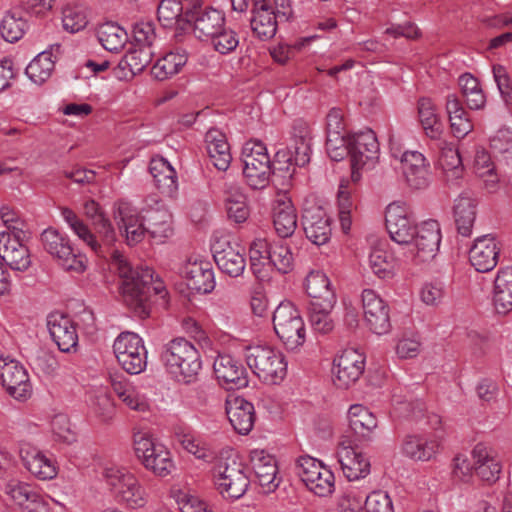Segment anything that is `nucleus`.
Here are the masks:
<instances>
[{
	"mask_svg": "<svg viewBox=\"0 0 512 512\" xmlns=\"http://www.w3.org/2000/svg\"><path fill=\"white\" fill-rule=\"evenodd\" d=\"M213 369L219 383L227 390L240 389L248 384L245 367L231 355H218Z\"/></svg>",
	"mask_w": 512,
	"mask_h": 512,
	"instance_id": "20",
	"label": "nucleus"
},
{
	"mask_svg": "<svg viewBox=\"0 0 512 512\" xmlns=\"http://www.w3.org/2000/svg\"><path fill=\"white\" fill-rule=\"evenodd\" d=\"M92 406L95 415L103 423H110L116 414L114 401L106 391H99L95 395Z\"/></svg>",
	"mask_w": 512,
	"mask_h": 512,
	"instance_id": "55",
	"label": "nucleus"
},
{
	"mask_svg": "<svg viewBox=\"0 0 512 512\" xmlns=\"http://www.w3.org/2000/svg\"><path fill=\"white\" fill-rule=\"evenodd\" d=\"M379 143L375 133L371 129L351 135L350 160L352 166V178L357 179L356 170L366 165L373 166L378 159Z\"/></svg>",
	"mask_w": 512,
	"mask_h": 512,
	"instance_id": "12",
	"label": "nucleus"
},
{
	"mask_svg": "<svg viewBox=\"0 0 512 512\" xmlns=\"http://www.w3.org/2000/svg\"><path fill=\"white\" fill-rule=\"evenodd\" d=\"M305 288L311 298L310 303H324V306L329 307L331 303H336V295L331 288L330 280L322 271L310 272L305 280Z\"/></svg>",
	"mask_w": 512,
	"mask_h": 512,
	"instance_id": "33",
	"label": "nucleus"
},
{
	"mask_svg": "<svg viewBox=\"0 0 512 512\" xmlns=\"http://www.w3.org/2000/svg\"><path fill=\"white\" fill-rule=\"evenodd\" d=\"M152 200L157 205L155 209L146 207L142 209L144 227L152 239L162 243L173 234L172 215L164 204L155 199Z\"/></svg>",
	"mask_w": 512,
	"mask_h": 512,
	"instance_id": "21",
	"label": "nucleus"
},
{
	"mask_svg": "<svg viewBox=\"0 0 512 512\" xmlns=\"http://www.w3.org/2000/svg\"><path fill=\"white\" fill-rule=\"evenodd\" d=\"M349 427L358 440H370L378 422L375 415L360 404L352 405L348 411Z\"/></svg>",
	"mask_w": 512,
	"mask_h": 512,
	"instance_id": "34",
	"label": "nucleus"
},
{
	"mask_svg": "<svg viewBox=\"0 0 512 512\" xmlns=\"http://www.w3.org/2000/svg\"><path fill=\"white\" fill-rule=\"evenodd\" d=\"M186 285L197 293H210L215 288V277L211 263L208 261H188L182 270Z\"/></svg>",
	"mask_w": 512,
	"mask_h": 512,
	"instance_id": "24",
	"label": "nucleus"
},
{
	"mask_svg": "<svg viewBox=\"0 0 512 512\" xmlns=\"http://www.w3.org/2000/svg\"><path fill=\"white\" fill-rule=\"evenodd\" d=\"M476 207V200L468 192H463L455 200L454 220L458 233L464 237H469L472 234L476 219Z\"/></svg>",
	"mask_w": 512,
	"mask_h": 512,
	"instance_id": "32",
	"label": "nucleus"
},
{
	"mask_svg": "<svg viewBox=\"0 0 512 512\" xmlns=\"http://www.w3.org/2000/svg\"><path fill=\"white\" fill-rule=\"evenodd\" d=\"M439 164L445 174L447 184L458 186L464 170L458 149L448 145L442 147Z\"/></svg>",
	"mask_w": 512,
	"mask_h": 512,
	"instance_id": "40",
	"label": "nucleus"
},
{
	"mask_svg": "<svg viewBox=\"0 0 512 512\" xmlns=\"http://www.w3.org/2000/svg\"><path fill=\"white\" fill-rule=\"evenodd\" d=\"M402 174L413 189H423L429 185V163L418 151H405L400 157Z\"/></svg>",
	"mask_w": 512,
	"mask_h": 512,
	"instance_id": "22",
	"label": "nucleus"
},
{
	"mask_svg": "<svg viewBox=\"0 0 512 512\" xmlns=\"http://www.w3.org/2000/svg\"><path fill=\"white\" fill-rule=\"evenodd\" d=\"M490 148L495 156L509 159L512 157V132L509 129H500L490 139Z\"/></svg>",
	"mask_w": 512,
	"mask_h": 512,
	"instance_id": "60",
	"label": "nucleus"
},
{
	"mask_svg": "<svg viewBox=\"0 0 512 512\" xmlns=\"http://www.w3.org/2000/svg\"><path fill=\"white\" fill-rule=\"evenodd\" d=\"M154 55L153 49L136 47L132 48L125 54L120 62L123 68H128L134 75L141 73L152 61Z\"/></svg>",
	"mask_w": 512,
	"mask_h": 512,
	"instance_id": "49",
	"label": "nucleus"
},
{
	"mask_svg": "<svg viewBox=\"0 0 512 512\" xmlns=\"http://www.w3.org/2000/svg\"><path fill=\"white\" fill-rule=\"evenodd\" d=\"M213 258L218 268L230 277H239L246 267L244 249L236 242H231L230 236L215 235L211 244Z\"/></svg>",
	"mask_w": 512,
	"mask_h": 512,
	"instance_id": "9",
	"label": "nucleus"
},
{
	"mask_svg": "<svg viewBox=\"0 0 512 512\" xmlns=\"http://www.w3.org/2000/svg\"><path fill=\"white\" fill-rule=\"evenodd\" d=\"M214 477L219 480H243L248 478L244 473V465L239 461L231 449L223 450L213 468Z\"/></svg>",
	"mask_w": 512,
	"mask_h": 512,
	"instance_id": "37",
	"label": "nucleus"
},
{
	"mask_svg": "<svg viewBox=\"0 0 512 512\" xmlns=\"http://www.w3.org/2000/svg\"><path fill=\"white\" fill-rule=\"evenodd\" d=\"M19 453L24 466L38 480H53L56 477L57 469L55 463L37 448L29 444H22Z\"/></svg>",
	"mask_w": 512,
	"mask_h": 512,
	"instance_id": "27",
	"label": "nucleus"
},
{
	"mask_svg": "<svg viewBox=\"0 0 512 512\" xmlns=\"http://www.w3.org/2000/svg\"><path fill=\"white\" fill-rule=\"evenodd\" d=\"M188 55L184 49H176L167 53L152 67V75L159 81L167 80L178 74L187 63Z\"/></svg>",
	"mask_w": 512,
	"mask_h": 512,
	"instance_id": "39",
	"label": "nucleus"
},
{
	"mask_svg": "<svg viewBox=\"0 0 512 512\" xmlns=\"http://www.w3.org/2000/svg\"><path fill=\"white\" fill-rule=\"evenodd\" d=\"M97 38L102 47L117 53L121 51L128 41V34L124 28L114 22L101 24L97 29Z\"/></svg>",
	"mask_w": 512,
	"mask_h": 512,
	"instance_id": "42",
	"label": "nucleus"
},
{
	"mask_svg": "<svg viewBox=\"0 0 512 512\" xmlns=\"http://www.w3.org/2000/svg\"><path fill=\"white\" fill-rule=\"evenodd\" d=\"M61 54V45L55 44L49 50L39 53L25 69L27 77L35 84L42 85L52 75L55 63Z\"/></svg>",
	"mask_w": 512,
	"mask_h": 512,
	"instance_id": "28",
	"label": "nucleus"
},
{
	"mask_svg": "<svg viewBox=\"0 0 512 512\" xmlns=\"http://www.w3.org/2000/svg\"><path fill=\"white\" fill-rule=\"evenodd\" d=\"M501 246L493 234L477 237L469 251V261L476 271L485 273L498 263Z\"/></svg>",
	"mask_w": 512,
	"mask_h": 512,
	"instance_id": "18",
	"label": "nucleus"
},
{
	"mask_svg": "<svg viewBox=\"0 0 512 512\" xmlns=\"http://www.w3.org/2000/svg\"><path fill=\"white\" fill-rule=\"evenodd\" d=\"M369 265L375 275L387 279L393 276L396 259L389 251L375 247L369 255Z\"/></svg>",
	"mask_w": 512,
	"mask_h": 512,
	"instance_id": "47",
	"label": "nucleus"
},
{
	"mask_svg": "<svg viewBox=\"0 0 512 512\" xmlns=\"http://www.w3.org/2000/svg\"><path fill=\"white\" fill-rule=\"evenodd\" d=\"M350 138L346 134L326 139V151L333 161H341L350 154Z\"/></svg>",
	"mask_w": 512,
	"mask_h": 512,
	"instance_id": "61",
	"label": "nucleus"
},
{
	"mask_svg": "<svg viewBox=\"0 0 512 512\" xmlns=\"http://www.w3.org/2000/svg\"><path fill=\"white\" fill-rule=\"evenodd\" d=\"M22 235L0 232V258L13 271L25 272L31 264V254L21 240Z\"/></svg>",
	"mask_w": 512,
	"mask_h": 512,
	"instance_id": "16",
	"label": "nucleus"
},
{
	"mask_svg": "<svg viewBox=\"0 0 512 512\" xmlns=\"http://www.w3.org/2000/svg\"><path fill=\"white\" fill-rule=\"evenodd\" d=\"M246 362L263 383L280 384L286 377L287 362L284 355L273 347L264 345L248 347Z\"/></svg>",
	"mask_w": 512,
	"mask_h": 512,
	"instance_id": "3",
	"label": "nucleus"
},
{
	"mask_svg": "<svg viewBox=\"0 0 512 512\" xmlns=\"http://www.w3.org/2000/svg\"><path fill=\"white\" fill-rule=\"evenodd\" d=\"M366 512H394L392 500L387 492L376 490L365 500Z\"/></svg>",
	"mask_w": 512,
	"mask_h": 512,
	"instance_id": "64",
	"label": "nucleus"
},
{
	"mask_svg": "<svg viewBox=\"0 0 512 512\" xmlns=\"http://www.w3.org/2000/svg\"><path fill=\"white\" fill-rule=\"evenodd\" d=\"M111 266L122 279L121 294L125 305L139 318L148 317L152 294L166 293L163 283L154 279L151 268H133L118 250L111 253Z\"/></svg>",
	"mask_w": 512,
	"mask_h": 512,
	"instance_id": "1",
	"label": "nucleus"
},
{
	"mask_svg": "<svg viewBox=\"0 0 512 512\" xmlns=\"http://www.w3.org/2000/svg\"><path fill=\"white\" fill-rule=\"evenodd\" d=\"M338 452L339 463L347 480H360L370 472V463L353 448L351 440H343Z\"/></svg>",
	"mask_w": 512,
	"mask_h": 512,
	"instance_id": "26",
	"label": "nucleus"
},
{
	"mask_svg": "<svg viewBox=\"0 0 512 512\" xmlns=\"http://www.w3.org/2000/svg\"><path fill=\"white\" fill-rule=\"evenodd\" d=\"M134 449L144 466L156 476L166 477L174 469L170 452L163 445L155 443L148 432L134 433Z\"/></svg>",
	"mask_w": 512,
	"mask_h": 512,
	"instance_id": "7",
	"label": "nucleus"
},
{
	"mask_svg": "<svg viewBox=\"0 0 512 512\" xmlns=\"http://www.w3.org/2000/svg\"><path fill=\"white\" fill-rule=\"evenodd\" d=\"M333 365L334 383L339 388L346 389L355 383L364 372L365 357L358 350L348 348L334 359Z\"/></svg>",
	"mask_w": 512,
	"mask_h": 512,
	"instance_id": "15",
	"label": "nucleus"
},
{
	"mask_svg": "<svg viewBox=\"0 0 512 512\" xmlns=\"http://www.w3.org/2000/svg\"><path fill=\"white\" fill-rule=\"evenodd\" d=\"M87 10L83 5L66 6V31L77 33L88 25Z\"/></svg>",
	"mask_w": 512,
	"mask_h": 512,
	"instance_id": "57",
	"label": "nucleus"
},
{
	"mask_svg": "<svg viewBox=\"0 0 512 512\" xmlns=\"http://www.w3.org/2000/svg\"><path fill=\"white\" fill-rule=\"evenodd\" d=\"M113 351L119 365L131 375L140 374L147 366V350L141 337L122 332L114 341Z\"/></svg>",
	"mask_w": 512,
	"mask_h": 512,
	"instance_id": "8",
	"label": "nucleus"
},
{
	"mask_svg": "<svg viewBox=\"0 0 512 512\" xmlns=\"http://www.w3.org/2000/svg\"><path fill=\"white\" fill-rule=\"evenodd\" d=\"M243 175L253 189H262L269 184L272 162L266 146L261 141H250L243 148Z\"/></svg>",
	"mask_w": 512,
	"mask_h": 512,
	"instance_id": "6",
	"label": "nucleus"
},
{
	"mask_svg": "<svg viewBox=\"0 0 512 512\" xmlns=\"http://www.w3.org/2000/svg\"><path fill=\"white\" fill-rule=\"evenodd\" d=\"M133 44L136 47L150 48L156 40L155 26L152 22H138L133 28Z\"/></svg>",
	"mask_w": 512,
	"mask_h": 512,
	"instance_id": "62",
	"label": "nucleus"
},
{
	"mask_svg": "<svg viewBox=\"0 0 512 512\" xmlns=\"http://www.w3.org/2000/svg\"><path fill=\"white\" fill-rule=\"evenodd\" d=\"M66 223L71 230L87 244L94 252L98 253L100 245L88 226L72 210L66 208Z\"/></svg>",
	"mask_w": 512,
	"mask_h": 512,
	"instance_id": "52",
	"label": "nucleus"
},
{
	"mask_svg": "<svg viewBox=\"0 0 512 512\" xmlns=\"http://www.w3.org/2000/svg\"><path fill=\"white\" fill-rule=\"evenodd\" d=\"M28 29L27 21L14 12H7L0 23V34L7 42L19 41Z\"/></svg>",
	"mask_w": 512,
	"mask_h": 512,
	"instance_id": "48",
	"label": "nucleus"
},
{
	"mask_svg": "<svg viewBox=\"0 0 512 512\" xmlns=\"http://www.w3.org/2000/svg\"><path fill=\"white\" fill-rule=\"evenodd\" d=\"M471 455L474 460V477L479 480H499L502 477V464L490 446L477 443Z\"/></svg>",
	"mask_w": 512,
	"mask_h": 512,
	"instance_id": "23",
	"label": "nucleus"
},
{
	"mask_svg": "<svg viewBox=\"0 0 512 512\" xmlns=\"http://www.w3.org/2000/svg\"><path fill=\"white\" fill-rule=\"evenodd\" d=\"M0 380L8 394L17 400H27L32 394L28 373L17 360L0 357Z\"/></svg>",
	"mask_w": 512,
	"mask_h": 512,
	"instance_id": "11",
	"label": "nucleus"
},
{
	"mask_svg": "<svg viewBox=\"0 0 512 512\" xmlns=\"http://www.w3.org/2000/svg\"><path fill=\"white\" fill-rule=\"evenodd\" d=\"M185 18L193 25L195 36L201 40H209L225 24V15L220 10L203 6L202 3L194 8H187Z\"/></svg>",
	"mask_w": 512,
	"mask_h": 512,
	"instance_id": "13",
	"label": "nucleus"
},
{
	"mask_svg": "<svg viewBox=\"0 0 512 512\" xmlns=\"http://www.w3.org/2000/svg\"><path fill=\"white\" fill-rule=\"evenodd\" d=\"M40 240L43 249L54 259L58 260L59 262H62L64 236L62 235L61 231L54 227H48L41 233Z\"/></svg>",
	"mask_w": 512,
	"mask_h": 512,
	"instance_id": "53",
	"label": "nucleus"
},
{
	"mask_svg": "<svg viewBox=\"0 0 512 512\" xmlns=\"http://www.w3.org/2000/svg\"><path fill=\"white\" fill-rule=\"evenodd\" d=\"M149 171L154 178L156 187L167 197H174L178 190L177 173L163 157L152 158Z\"/></svg>",
	"mask_w": 512,
	"mask_h": 512,
	"instance_id": "30",
	"label": "nucleus"
},
{
	"mask_svg": "<svg viewBox=\"0 0 512 512\" xmlns=\"http://www.w3.org/2000/svg\"><path fill=\"white\" fill-rule=\"evenodd\" d=\"M221 31H218L215 36L211 37L213 47L216 51L221 54H228L234 51L239 45V38L237 33L230 29L226 28L225 24L222 26Z\"/></svg>",
	"mask_w": 512,
	"mask_h": 512,
	"instance_id": "56",
	"label": "nucleus"
},
{
	"mask_svg": "<svg viewBox=\"0 0 512 512\" xmlns=\"http://www.w3.org/2000/svg\"><path fill=\"white\" fill-rule=\"evenodd\" d=\"M441 227L437 220L429 219L416 226L414 236L406 246L405 261L422 263L435 258L441 243Z\"/></svg>",
	"mask_w": 512,
	"mask_h": 512,
	"instance_id": "5",
	"label": "nucleus"
},
{
	"mask_svg": "<svg viewBox=\"0 0 512 512\" xmlns=\"http://www.w3.org/2000/svg\"><path fill=\"white\" fill-rule=\"evenodd\" d=\"M207 153L210 161L220 171H226L232 156L225 134L217 129H210L205 135Z\"/></svg>",
	"mask_w": 512,
	"mask_h": 512,
	"instance_id": "31",
	"label": "nucleus"
},
{
	"mask_svg": "<svg viewBox=\"0 0 512 512\" xmlns=\"http://www.w3.org/2000/svg\"><path fill=\"white\" fill-rule=\"evenodd\" d=\"M271 217L275 233L280 238L291 237L298 225L297 210L287 193H279L272 202Z\"/></svg>",
	"mask_w": 512,
	"mask_h": 512,
	"instance_id": "17",
	"label": "nucleus"
},
{
	"mask_svg": "<svg viewBox=\"0 0 512 512\" xmlns=\"http://www.w3.org/2000/svg\"><path fill=\"white\" fill-rule=\"evenodd\" d=\"M270 250L271 247L264 238H257L250 244V268L260 281L267 277L266 266L269 267Z\"/></svg>",
	"mask_w": 512,
	"mask_h": 512,
	"instance_id": "45",
	"label": "nucleus"
},
{
	"mask_svg": "<svg viewBox=\"0 0 512 512\" xmlns=\"http://www.w3.org/2000/svg\"><path fill=\"white\" fill-rule=\"evenodd\" d=\"M276 335L289 350L302 346L306 339L305 324L299 310L290 301L281 302L273 313Z\"/></svg>",
	"mask_w": 512,
	"mask_h": 512,
	"instance_id": "4",
	"label": "nucleus"
},
{
	"mask_svg": "<svg viewBox=\"0 0 512 512\" xmlns=\"http://www.w3.org/2000/svg\"><path fill=\"white\" fill-rule=\"evenodd\" d=\"M252 470L259 480H275L278 468L272 456L255 454L252 457Z\"/></svg>",
	"mask_w": 512,
	"mask_h": 512,
	"instance_id": "54",
	"label": "nucleus"
},
{
	"mask_svg": "<svg viewBox=\"0 0 512 512\" xmlns=\"http://www.w3.org/2000/svg\"><path fill=\"white\" fill-rule=\"evenodd\" d=\"M413 212L402 201L390 203L385 212V225L390 238L399 245L407 246L412 240L416 226Z\"/></svg>",
	"mask_w": 512,
	"mask_h": 512,
	"instance_id": "10",
	"label": "nucleus"
},
{
	"mask_svg": "<svg viewBox=\"0 0 512 512\" xmlns=\"http://www.w3.org/2000/svg\"><path fill=\"white\" fill-rule=\"evenodd\" d=\"M250 26L252 32L261 40L271 39L277 32V15L270 4L252 8Z\"/></svg>",
	"mask_w": 512,
	"mask_h": 512,
	"instance_id": "35",
	"label": "nucleus"
},
{
	"mask_svg": "<svg viewBox=\"0 0 512 512\" xmlns=\"http://www.w3.org/2000/svg\"><path fill=\"white\" fill-rule=\"evenodd\" d=\"M418 117L425 135L432 140L440 139L443 125L432 100L422 97L418 101Z\"/></svg>",
	"mask_w": 512,
	"mask_h": 512,
	"instance_id": "38",
	"label": "nucleus"
},
{
	"mask_svg": "<svg viewBox=\"0 0 512 512\" xmlns=\"http://www.w3.org/2000/svg\"><path fill=\"white\" fill-rule=\"evenodd\" d=\"M311 137L306 129L299 130V134L294 133L293 142L289 149L292 150L294 165L303 167L310 162Z\"/></svg>",
	"mask_w": 512,
	"mask_h": 512,
	"instance_id": "50",
	"label": "nucleus"
},
{
	"mask_svg": "<svg viewBox=\"0 0 512 512\" xmlns=\"http://www.w3.org/2000/svg\"><path fill=\"white\" fill-rule=\"evenodd\" d=\"M178 441L187 452L193 454L197 459L204 462H211L216 459V452L208 444L195 438L191 434H179Z\"/></svg>",
	"mask_w": 512,
	"mask_h": 512,
	"instance_id": "51",
	"label": "nucleus"
},
{
	"mask_svg": "<svg viewBox=\"0 0 512 512\" xmlns=\"http://www.w3.org/2000/svg\"><path fill=\"white\" fill-rule=\"evenodd\" d=\"M296 474L300 480H330L332 471L322 461L309 455L300 456L296 461Z\"/></svg>",
	"mask_w": 512,
	"mask_h": 512,
	"instance_id": "44",
	"label": "nucleus"
},
{
	"mask_svg": "<svg viewBox=\"0 0 512 512\" xmlns=\"http://www.w3.org/2000/svg\"><path fill=\"white\" fill-rule=\"evenodd\" d=\"M110 383L118 398L131 410L146 412L149 410V402L146 396L132 385L122 374L110 376Z\"/></svg>",
	"mask_w": 512,
	"mask_h": 512,
	"instance_id": "29",
	"label": "nucleus"
},
{
	"mask_svg": "<svg viewBox=\"0 0 512 512\" xmlns=\"http://www.w3.org/2000/svg\"><path fill=\"white\" fill-rule=\"evenodd\" d=\"M183 12V6L178 0H161L157 9L158 20L163 26L170 27L177 22Z\"/></svg>",
	"mask_w": 512,
	"mask_h": 512,
	"instance_id": "59",
	"label": "nucleus"
},
{
	"mask_svg": "<svg viewBox=\"0 0 512 512\" xmlns=\"http://www.w3.org/2000/svg\"><path fill=\"white\" fill-rule=\"evenodd\" d=\"M336 303L324 306V303H310L309 305V321L315 332L320 334L330 333L334 327V319L332 311Z\"/></svg>",
	"mask_w": 512,
	"mask_h": 512,
	"instance_id": "46",
	"label": "nucleus"
},
{
	"mask_svg": "<svg viewBox=\"0 0 512 512\" xmlns=\"http://www.w3.org/2000/svg\"><path fill=\"white\" fill-rule=\"evenodd\" d=\"M115 218H120L118 223L120 230L124 229L126 240L129 245L140 242L146 232L144 227V219L139 220L137 215L132 213L130 205L127 202L120 201L118 203Z\"/></svg>",
	"mask_w": 512,
	"mask_h": 512,
	"instance_id": "36",
	"label": "nucleus"
},
{
	"mask_svg": "<svg viewBox=\"0 0 512 512\" xmlns=\"http://www.w3.org/2000/svg\"><path fill=\"white\" fill-rule=\"evenodd\" d=\"M161 358L168 373L177 381L186 384L194 382L202 368L199 351L184 338L170 341Z\"/></svg>",
	"mask_w": 512,
	"mask_h": 512,
	"instance_id": "2",
	"label": "nucleus"
},
{
	"mask_svg": "<svg viewBox=\"0 0 512 512\" xmlns=\"http://www.w3.org/2000/svg\"><path fill=\"white\" fill-rule=\"evenodd\" d=\"M439 449L436 440H428L420 436H407L402 443V452L414 460L428 461Z\"/></svg>",
	"mask_w": 512,
	"mask_h": 512,
	"instance_id": "41",
	"label": "nucleus"
},
{
	"mask_svg": "<svg viewBox=\"0 0 512 512\" xmlns=\"http://www.w3.org/2000/svg\"><path fill=\"white\" fill-rule=\"evenodd\" d=\"M493 77L503 101L508 107H512V83L506 68L499 64L494 65Z\"/></svg>",
	"mask_w": 512,
	"mask_h": 512,
	"instance_id": "63",
	"label": "nucleus"
},
{
	"mask_svg": "<svg viewBox=\"0 0 512 512\" xmlns=\"http://www.w3.org/2000/svg\"><path fill=\"white\" fill-rule=\"evenodd\" d=\"M362 308L365 323L373 333L383 335L390 331L389 307L374 290H363Z\"/></svg>",
	"mask_w": 512,
	"mask_h": 512,
	"instance_id": "14",
	"label": "nucleus"
},
{
	"mask_svg": "<svg viewBox=\"0 0 512 512\" xmlns=\"http://www.w3.org/2000/svg\"><path fill=\"white\" fill-rule=\"evenodd\" d=\"M330 217L326 211L313 205L306 207L302 214V226L306 237L315 245L326 244L331 237Z\"/></svg>",
	"mask_w": 512,
	"mask_h": 512,
	"instance_id": "19",
	"label": "nucleus"
},
{
	"mask_svg": "<svg viewBox=\"0 0 512 512\" xmlns=\"http://www.w3.org/2000/svg\"><path fill=\"white\" fill-rule=\"evenodd\" d=\"M273 265L279 272L288 273L293 266V256L286 245L276 244L270 250L269 266Z\"/></svg>",
	"mask_w": 512,
	"mask_h": 512,
	"instance_id": "58",
	"label": "nucleus"
},
{
	"mask_svg": "<svg viewBox=\"0 0 512 512\" xmlns=\"http://www.w3.org/2000/svg\"><path fill=\"white\" fill-rule=\"evenodd\" d=\"M226 414L232 427L239 434H248L255 422V409L251 402L240 396L229 397L226 401Z\"/></svg>",
	"mask_w": 512,
	"mask_h": 512,
	"instance_id": "25",
	"label": "nucleus"
},
{
	"mask_svg": "<svg viewBox=\"0 0 512 512\" xmlns=\"http://www.w3.org/2000/svg\"><path fill=\"white\" fill-rule=\"evenodd\" d=\"M111 490L117 501L131 508L142 507L146 503L147 494L139 482H113Z\"/></svg>",
	"mask_w": 512,
	"mask_h": 512,
	"instance_id": "43",
	"label": "nucleus"
}]
</instances>
